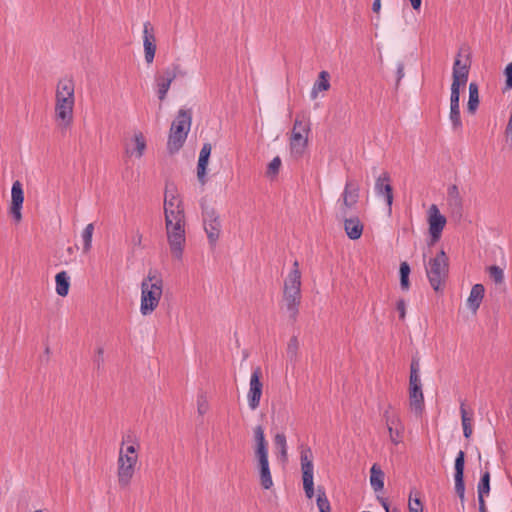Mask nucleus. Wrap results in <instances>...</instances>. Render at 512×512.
<instances>
[{"mask_svg":"<svg viewBox=\"0 0 512 512\" xmlns=\"http://www.w3.org/2000/svg\"><path fill=\"white\" fill-rule=\"evenodd\" d=\"M478 500L484 499L490 493V472L485 471L482 473L480 481L477 486Z\"/></svg>","mask_w":512,"mask_h":512,"instance_id":"31","label":"nucleus"},{"mask_svg":"<svg viewBox=\"0 0 512 512\" xmlns=\"http://www.w3.org/2000/svg\"><path fill=\"white\" fill-rule=\"evenodd\" d=\"M307 143H308L307 135L291 133V137H290L291 154L296 158L301 157L307 147Z\"/></svg>","mask_w":512,"mask_h":512,"instance_id":"21","label":"nucleus"},{"mask_svg":"<svg viewBox=\"0 0 512 512\" xmlns=\"http://www.w3.org/2000/svg\"><path fill=\"white\" fill-rule=\"evenodd\" d=\"M143 46L145 60L148 64H151L154 60L156 52V38L154 35V29L151 23L148 21L143 25Z\"/></svg>","mask_w":512,"mask_h":512,"instance_id":"15","label":"nucleus"},{"mask_svg":"<svg viewBox=\"0 0 512 512\" xmlns=\"http://www.w3.org/2000/svg\"><path fill=\"white\" fill-rule=\"evenodd\" d=\"M24 202V192L20 181H15L11 188V206L10 214L16 223L22 219V206Z\"/></svg>","mask_w":512,"mask_h":512,"instance_id":"14","label":"nucleus"},{"mask_svg":"<svg viewBox=\"0 0 512 512\" xmlns=\"http://www.w3.org/2000/svg\"><path fill=\"white\" fill-rule=\"evenodd\" d=\"M470 63L468 61L462 62L461 54L458 53L452 72V82H456L465 86L469 76Z\"/></svg>","mask_w":512,"mask_h":512,"instance_id":"17","label":"nucleus"},{"mask_svg":"<svg viewBox=\"0 0 512 512\" xmlns=\"http://www.w3.org/2000/svg\"><path fill=\"white\" fill-rule=\"evenodd\" d=\"M383 419L388 430L393 428L399 432V430L405 429L399 413L394 411L391 405L383 412Z\"/></svg>","mask_w":512,"mask_h":512,"instance_id":"22","label":"nucleus"},{"mask_svg":"<svg viewBox=\"0 0 512 512\" xmlns=\"http://www.w3.org/2000/svg\"><path fill=\"white\" fill-rule=\"evenodd\" d=\"M299 341L296 336L290 338L287 344V357L290 361H296L298 357Z\"/></svg>","mask_w":512,"mask_h":512,"instance_id":"39","label":"nucleus"},{"mask_svg":"<svg viewBox=\"0 0 512 512\" xmlns=\"http://www.w3.org/2000/svg\"><path fill=\"white\" fill-rule=\"evenodd\" d=\"M426 275L434 291L442 289L449 272L448 257L444 250H441L435 257L431 258L425 266Z\"/></svg>","mask_w":512,"mask_h":512,"instance_id":"4","label":"nucleus"},{"mask_svg":"<svg viewBox=\"0 0 512 512\" xmlns=\"http://www.w3.org/2000/svg\"><path fill=\"white\" fill-rule=\"evenodd\" d=\"M74 105V81L71 78L60 79L55 93V121L61 130H66L72 125Z\"/></svg>","mask_w":512,"mask_h":512,"instance_id":"1","label":"nucleus"},{"mask_svg":"<svg viewBox=\"0 0 512 512\" xmlns=\"http://www.w3.org/2000/svg\"><path fill=\"white\" fill-rule=\"evenodd\" d=\"M479 105V90L478 85L475 82L469 84V99L467 103V111L470 114H474Z\"/></svg>","mask_w":512,"mask_h":512,"instance_id":"30","label":"nucleus"},{"mask_svg":"<svg viewBox=\"0 0 512 512\" xmlns=\"http://www.w3.org/2000/svg\"><path fill=\"white\" fill-rule=\"evenodd\" d=\"M409 512H423V504L419 497V492L411 490L408 501Z\"/></svg>","mask_w":512,"mask_h":512,"instance_id":"34","label":"nucleus"},{"mask_svg":"<svg viewBox=\"0 0 512 512\" xmlns=\"http://www.w3.org/2000/svg\"><path fill=\"white\" fill-rule=\"evenodd\" d=\"M276 447L280 450L283 459L287 458V441L286 436L282 433H277L274 438Z\"/></svg>","mask_w":512,"mask_h":512,"instance_id":"43","label":"nucleus"},{"mask_svg":"<svg viewBox=\"0 0 512 512\" xmlns=\"http://www.w3.org/2000/svg\"><path fill=\"white\" fill-rule=\"evenodd\" d=\"M309 131H310L309 121L307 119H305V117L297 116L294 121L292 133H298V134L308 136Z\"/></svg>","mask_w":512,"mask_h":512,"instance_id":"35","label":"nucleus"},{"mask_svg":"<svg viewBox=\"0 0 512 512\" xmlns=\"http://www.w3.org/2000/svg\"><path fill=\"white\" fill-rule=\"evenodd\" d=\"M390 440L393 444L398 445L402 442L404 430H399V432L396 429L391 428V430H388Z\"/></svg>","mask_w":512,"mask_h":512,"instance_id":"52","label":"nucleus"},{"mask_svg":"<svg viewBox=\"0 0 512 512\" xmlns=\"http://www.w3.org/2000/svg\"><path fill=\"white\" fill-rule=\"evenodd\" d=\"M428 224L431 241L429 245H433L437 242L442 234V231L446 225V218L443 216L437 205L432 204L428 211Z\"/></svg>","mask_w":512,"mask_h":512,"instance_id":"10","label":"nucleus"},{"mask_svg":"<svg viewBox=\"0 0 512 512\" xmlns=\"http://www.w3.org/2000/svg\"><path fill=\"white\" fill-rule=\"evenodd\" d=\"M301 299V281L298 280V274L294 273L291 278L285 279L283 286V300L293 322L297 320Z\"/></svg>","mask_w":512,"mask_h":512,"instance_id":"5","label":"nucleus"},{"mask_svg":"<svg viewBox=\"0 0 512 512\" xmlns=\"http://www.w3.org/2000/svg\"><path fill=\"white\" fill-rule=\"evenodd\" d=\"M409 274H410V266L407 262H402L400 264V286L403 290H408L409 283Z\"/></svg>","mask_w":512,"mask_h":512,"instance_id":"41","label":"nucleus"},{"mask_svg":"<svg viewBox=\"0 0 512 512\" xmlns=\"http://www.w3.org/2000/svg\"><path fill=\"white\" fill-rule=\"evenodd\" d=\"M301 470L311 471L314 470L313 454L310 448H304L300 454Z\"/></svg>","mask_w":512,"mask_h":512,"instance_id":"32","label":"nucleus"},{"mask_svg":"<svg viewBox=\"0 0 512 512\" xmlns=\"http://www.w3.org/2000/svg\"><path fill=\"white\" fill-rule=\"evenodd\" d=\"M164 215L165 222L169 224L171 221H177V219H185L184 206L180 196L168 187L164 194Z\"/></svg>","mask_w":512,"mask_h":512,"instance_id":"9","label":"nucleus"},{"mask_svg":"<svg viewBox=\"0 0 512 512\" xmlns=\"http://www.w3.org/2000/svg\"><path fill=\"white\" fill-rule=\"evenodd\" d=\"M381 9V0H374L372 4V10L378 13Z\"/></svg>","mask_w":512,"mask_h":512,"instance_id":"63","label":"nucleus"},{"mask_svg":"<svg viewBox=\"0 0 512 512\" xmlns=\"http://www.w3.org/2000/svg\"><path fill=\"white\" fill-rule=\"evenodd\" d=\"M133 141L135 143V147L131 148L129 145H127L125 152L129 156H136L137 158H141L146 149L145 137L141 132H137L134 134Z\"/></svg>","mask_w":512,"mask_h":512,"instance_id":"25","label":"nucleus"},{"mask_svg":"<svg viewBox=\"0 0 512 512\" xmlns=\"http://www.w3.org/2000/svg\"><path fill=\"white\" fill-rule=\"evenodd\" d=\"M305 495L308 499H311L314 496V487L304 488Z\"/></svg>","mask_w":512,"mask_h":512,"instance_id":"64","label":"nucleus"},{"mask_svg":"<svg viewBox=\"0 0 512 512\" xmlns=\"http://www.w3.org/2000/svg\"><path fill=\"white\" fill-rule=\"evenodd\" d=\"M211 144L210 143H204L198 158V164H197V177L201 184H205L206 182V169L209 161V157L211 155Z\"/></svg>","mask_w":512,"mask_h":512,"instance_id":"18","label":"nucleus"},{"mask_svg":"<svg viewBox=\"0 0 512 512\" xmlns=\"http://www.w3.org/2000/svg\"><path fill=\"white\" fill-rule=\"evenodd\" d=\"M485 293V288L482 284H475L472 286L470 295L467 299V306L473 311L476 312L480 307V304L483 300Z\"/></svg>","mask_w":512,"mask_h":512,"instance_id":"24","label":"nucleus"},{"mask_svg":"<svg viewBox=\"0 0 512 512\" xmlns=\"http://www.w3.org/2000/svg\"><path fill=\"white\" fill-rule=\"evenodd\" d=\"M316 504L319 512H331V505L322 487H318Z\"/></svg>","mask_w":512,"mask_h":512,"instance_id":"33","label":"nucleus"},{"mask_svg":"<svg viewBox=\"0 0 512 512\" xmlns=\"http://www.w3.org/2000/svg\"><path fill=\"white\" fill-rule=\"evenodd\" d=\"M449 119L452 123L453 130L457 131L462 128V121L460 116V107L458 106H450V114Z\"/></svg>","mask_w":512,"mask_h":512,"instance_id":"40","label":"nucleus"},{"mask_svg":"<svg viewBox=\"0 0 512 512\" xmlns=\"http://www.w3.org/2000/svg\"><path fill=\"white\" fill-rule=\"evenodd\" d=\"M134 473L135 467L123 465V463L117 464L118 485L121 489L129 487Z\"/></svg>","mask_w":512,"mask_h":512,"instance_id":"23","label":"nucleus"},{"mask_svg":"<svg viewBox=\"0 0 512 512\" xmlns=\"http://www.w3.org/2000/svg\"><path fill=\"white\" fill-rule=\"evenodd\" d=\"M462 85L456 82L451 84L450 106H458L460 101V87Z\"/></svg>","mask_w":512,"mask_h":512,"instance_id":"46","label":"nucleus"},{"mask_svg":"<svg viewBox=\"0 0 512 512\" xmlns=\"http://www.w3.org/2000/svg\"><path fill=\"white\" fill-rule=\"evenodd\" d=\"M197 410L200 415H204L208 411V403L204 396H199L197 401Z\"/></svg>","mask_w":512,"mask_h":512,"instance_id":"55","label":"nucleus"},{"mask_svg":"<svg viewBox=\"0 0 512 512\" xmlns=\"http://www.w3.org/2000/svg\"><path fill=\"white\" fill-rule=\"evenodd\" d=\"M330 74L327 71H321L318 75L317 80L313 84L310 97L316 99L318 93L321 91H327L330 88Z\"/></svg>","mask_w":512,"mask_h":512,"instance_id":"26","label":"nucleus"},{"mask_svg":"<svg viewBox=\"0 0 512 512\" xmlns=\"http://www.w3.org/2000/svg\"><path fill=\"white\" fill-rule=\"evenodd\" d=\"M446 202L451 216L458 220L461 219L463 216V198L457 185L451 184L448 186Z\"/></svg>","mask_w":512,"mask_h":512,"instance_id":"12","label":"nucleus"},{"mask_svg":"<svg viewBox=\"0 0 512 512\" xmlns=\"http://www.w3.org/2000/svg\"><path fill=\"white\" fill-rule=\"evenodd\" d=\"M140 448V444L138 441H134L131 444L124 446V454L127 455H137V452Z\"/></svg>","mask_w":512,"mask_h":512,"instance_id":"54","label":"nucleus"},{"mask_svg":"<svg viewBox=\"0 0 512 512\" xmlns=\"http://www.w3.org/2000/svg\"><path fill=\"white\" fill-rule=\"evenodd\" d=\"M165 225L167 232V240L170 246L171 253L174 258L181 260L186 241L185 219H177V221H171L170 224L168 222H165Z\"/></svg>","mask_w":512,"mask_h":512,"instance_id":"6","label":"nucleus"},{"mask_svg":"<svg viewBox=\"0 0 512 512\" xmlns=\"http://www.w3.org/2000/svg\"><path fill=\"white\" fill-rule=\"evenodd\" d=\"M396 309L399 312V318L404 320L406 315V303L403 299L397 301Z\"/></svg>","mask_w":512,"mask_h":512,"instance_id":"57","label":"nucleus"},{"mask_svg":"<svg viewBox=\"0 0 512 512\" xmlns=\"http://www.w3.org/2000/svg\"><path fill=\"white\" fill-rule=\"evenodd\" d=\"M254 437L256 441L255 456H264L268 454V444L265 439L262 426L258 425L254 428Z\"/></svg>","mask_w":512,"mask_h":512,"instance_id":"27","label":"nucleus"},{"mask_svg":"<svg viewBox=\"0 0 512 512\" xmlns=\"http://www.w3.org/2000/svg\"><path fill=\"white\" fill-rule=\"evenodd\" d=\"M156 85H157V94L160 101H163L166 98V95L170 89L171 82L169 80L163 79L159 75L156 76Z\"/></svg>","mask_w":512,"mask_h":512,"instance_id":"37","label":"nucleus"},{"mask_svg":"<svg viewBox=\"0 0 512 512\" xmlns=\"http://www.w3.org/2000/svg\"><path fill=\"white\" fill-rule=\"evenodd\" d=\"M464 467H465V453L460 450L455 458V474L454 477H464Z\"/></svg>","mask_w":512,"mask_h":512,"instance_id":"42","label":"nucleus"},{"mask_svg":"<svg viewBox=\"0 0 512 512\" xmlns=\"http://www.w3.org/2000/svg\"><path fill=\"white\" fill-rule=\"evenodd\" d=\"M359 200V187L353 180H347L341 198L339 199V218L351 216Z\"/></svg>","mask_w":512,"mask_h":512,"instance_id":"8","label":"nucleus"},{"mask_svg":"<svg viewBox=\"0 0 512 512\" xmlns=\"http://www.w3.org/2000/svg\"><path fill=\"white\" fill-rule=\"evenodd\" d=\"M138 462V455H127L124 454L123 445L120 446L119 455L117 459V464L123 463V465L136 467Z\"/></svg>","mask_w":512,"mask_h":512,"instance_id":"38","label":"nucleus"},{"mask_svg":"<svg viewBox=\"0 0 512 512\" xmlns=\"http://www.w3.org/2000/svg\"><path fill=\"white\" fill-rule=\"evenodd\" d=\"M314 470L306 471L302 470L303 488L314 487L313 481Z\"/></svg>","mask_w":512,"mask_h":512,"instance_id":"50","label":"nucleus"},{"mask_svg":"<svg viewBox=\"0 0 512 512\" xmlns=\"http://www.w3.org/2000/svg\"><path fill=\"white\" fill-rule=\"evenodd\" d=\"M192 123V112L188 109H180L171 124L167 148L170 153L180 150L186 141Z\"/></svg>","mask_w":512,"mask_h":512,"instance_id":"3","label":"nucleus"},{"mask_svg":"<svg viewBox=\"0 0 512 512\" xmlns=\"http://www.w3.org/2000/svg\"><path fill=\"white\" fill-rule=\"evenodd\" d=\"M455 479V492L456 494L458 495V497L460 498L462 504L464 503L465 501V482H464V477H454Z\"/></svg>","mask_w":512,"mask_h":512,"instance_id":"48","label":"nucleus"},{"mask_svg":"<svg viewBox=\"0 0 512 512\" xmlns=\"http://www.w3.org/2000/svg\"><path fill=\"white\" fill-rule=\"evenodd\" d=\"M163 293V280L154 271H149L148 275L141 283V303L140 312L143 316L150 315L159 305Z\"/></svg>","mask_w":512,"mask_h":512,"instance_id":"2","label":"nucleus"},{"mask_svg":"<svg viewBox=\"0 0 512 512\" xmlns=\"http://www.w3.org/2000/svg\"><path fill=\"white\" fill-rule=\"evenodd\" d=\"M314 470L306 471L302 470L303 488L314 487L313 481Z\"/></svg>","mask_w":512,"mask_h":512,"instance_id":"51","label":"nucleus"},{"mask_svg":"<svg viewBox=\"0 0 512 512\" xmlns=\"http://www.w3.org/2000/svg\"><path fill=\"white\" fill-rule=\"evenodd\" d=\"M370 484L376 492L384 488V473L377 464L371 467Z\"/></svg>","mask_w":512,"mask_h":512,"instance_id":"29","label":"nucleus"},{"mask_svg":"<svg viewBox=\"0 0 512 512\" xmlns=\"http://www.w3.org/2000/svg\"><path fill=\"white\" fill-rule=\"evenodd\" d=\"M403 76H404V65L402 63H399L397 65V81L399 82Z\"/></svg>","mask_w":512,"mask_h":512,"instance_id":"61","label":"nucleus"},{"mask_svg":"<svg viewBox=\"0 0 512 512\" xmlns=\"http://www.w3.org/2000/svg\"><path fill=\"white\" fill-rule=\"evenodd\" d=\"M489 275L494 280L496 284H500L504 280V272L503 270L496 265L490 266L489 269Z\"/></svg>","mask_w":512,"mask_h":512,"instance_id":"47","label":"nucleus"},{"mask_svg":"<svg viewBox=\"0 0 512 512\" xmlns=\"http://www.w3.org/2000/svg\"><path fill=\"white\" fill-rule=\"evenodd\" d=\"M93 361H94V364H95L97 370H101L103 368L104 362H105L103 347L100 346L96 349Z\"/></svg>","mask_w":512,"mask_h":512,"instance_id":"49","label":"nucleus"},{"mask_svg":"<svg viewBox=\"0 0 512 512\" xmlns=\"http://www.w3.org/2000/svg\"><path fill=\"white\" fill-rule=\"evenodd\" d=\"M375 192L378 196H383L385 201L391 209L393 203V189L390 184V175L388 172H383L375 182Z\"/></svg>","mask_w":512,"mask_h":512,"instance_id":"16","label":"nucleus"},{"mask_svg":"<svg viewBox=\"0 0 512 512\" xmlns=\"http://www.w3.org/2000/svg\"><path fill=\"white\" fill-rule=\"evenodd\" d=\"M163 79L169 80V82H173L175 79V73L173 72L171 65L163 69L162 73L159 74Z\"/></svg>","mask_w":512,"mask_h":512,"instance_id":"56","label":"nucleus"},{"mask_svg":"<svg viewBox=\"0 0 512 512\" xmlns=\"http://www.w3.org/2000/svg\"><path fill=\"white\" fill-rule=\"evenodd\" d=\"M281 167V159L279 156L274 157L268 164L266 174L268 177H274L279 173Z\"/></svg>","mask_w":512,"mask_h":512,"instance_id":"44","label":"nucleus"},{"mask_svg":"<svg viewBox=\"0 0 512 512\" xmlns=\"http://www.w3.org/2000/svg\"><path fill=\"white\" fill-rule=\"evenodd\" d=\"M415 382H421V379L419 375V361L413 358L410 365L409 383Z\"/></svg>","mask_w":512,"mask_h":512,"instance_id":"45","label":"nucleus"},{"mask_svg":"<svg viewBox=\"0 0 512 512\" xmlns=\"http://www.w3.org/2000/svg\"><path fill=\"white\" fill-rule=\"evenodd\" d=\"M344 221V230L351 240H357L363 233V224L357 216H347L342 218Z\"/></svg>","mask_w":512,"mask_h":512,"instance_id":"19","label":"nucleus"},{"mask_svg":"<svg viewBox=\"0 0 512 512\" xmlns=\"http://www.w3.org/2000/svg\"><path fill=\"white\" fill-rule=\"evenodd\" d=\"M94 232V224L89 223L82 232L83 251L88 252L92 247V236Z\"/></svg>","mask_w":512,"mask_h":512,"instance_id":"36","label":"nucleus"},{"mask_svg":"<svg viewBox=\"0 0 512 512\" xmlns=\"http://www.w3.org/2000/svg\"><path fill=\"white\" fill-rule=\"evenodd\" d=\"M256 458L259 462L261 486L264 489L268 490L273 486V480L268 461V454L264 456H256Z\"/></svg>","mask_w":512,"mask_h":512,"instance_id":"20","label":"nucleus"},{"mask_svg":"<svg viewBox=\"0 0 512 512\" xmlns=\"http://www.w3.org/2000/svg\"><path fill=\"white\" fill-rule=\"evenodd\" d=\"M171 68L173 72L175 73V78L177 77H185L187 75V72L182 69L181 65L178 63H172Z\"/></svg>","mask_w":512,"mask_h":512,"instance_id":"58","label":"nucleus"},{"mask_svg":"<svg viewBox=\"0 0 512 512\" xmlns=\"http://www.w3.org/2000/svg\"><path fill=\"white\" fill-rule=\"evenodd\" d=\"M460 413H461L462 427H465V425L472 426V416H468V413L465 409L464 403H461Z\"/></svg>","mask_w":512,"mask_h":512,"instance_id":"53","label":"nucleus"},{"mask_svg":"<svg viewBox=\"0 0 512 512\" xmlns=\"http://www.w3.org/2000/svg\"><path fill=\"white\" fill-rule=\"evenodd\" d=\"M70 277L66 271H61L56 274L55 282H56V293L59 296L65 297L69 292L70 287Z\"/></svg>","mask_w":512,"mask_h":512,"instance_id":"28","label":"nucleus"},{"mask_svg":"<svg viewBox=\"0 0 512 512\" xmlns=\"http://www.w3.org/2000/svg\"><path fill=\"white\" fill-rule=\"evenodd\" d=\"M409 407L416 417L422 416L425 403L421 382L409 383Z\"/></svg>","mask_w":512,"mask_h":512,"instance_id":"13","label":"nucleus"},{"mask_svg":"<svg viewBox=\"0 0 512 512\" xmlns=\"http://www.w3.org/2000/svg\"><path fill=\"white\" fill-rule=\"evenodd\" d=\"M294 273L296 275L298 274V280L301 281V272L299 270V262L297 260L294 261L293 267L286 278H291Z\"/></svg>","mask_w":512,"mask_h":512,"instance_id":"60","label":"nucleus"},{"mask_svg":"<svg viewBox=\"0 0 512 512\" xmlns=\"http://www.w3.org/2000/svg\"><path fill=\"white\" fill-rule=\"evenodd\" d=\"M202 221L209 244L215 247L221 234V220L217 211L201 202Z\"/></svg>","mask_w":512,"mask_h":512,"instance_id":"7","label":"nucleus"},{"mask_svg":"<svg viewBox=\"0 0 512 512\" xmlns=\"http://www.w3.org/2000/svg\"><path fill=\"white\" fill-rule=\"evenodd\" d=\"M472 432V426L465 425V427H463V434L465 438L469 439L472 435Z\"/></svg>","mask_w":512,"mask_h":512,"instance_id":"62","label":"nucleus"},{"mask_svg":"<svg viewBox=\"0 0 512 512\" xmlns=\"http://www.w3.org/2000/svg\"><path fill=\"white\" fill-rule=\"evenodd\" d=\"M506 87L512 88V63H509L505 68Z\"/></svg>","mask_w":512,"mask_h":512,"instance_id":"59","label":"nucleus"},{"mask_svg":"<svg viewBox=\"0 0 512 512\" xmlns=\"http://www.w3.org/2000/svg\"><path fill=\"white\" fill-rule=\"evenodd\" d=\"M261 368L256 367L253 369L249 382V391L247 394L248 406L251 410H256L260 405L262 396L263 384L260 381Z\"/></svg>","mask_w":512,"mask_h":512,"instance_id":"11","label":"nucleus"}]
</instances>
